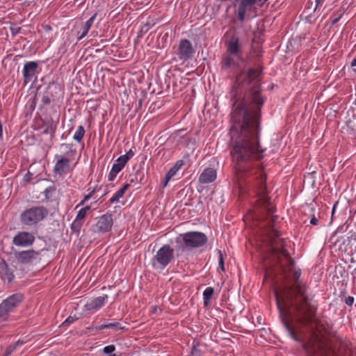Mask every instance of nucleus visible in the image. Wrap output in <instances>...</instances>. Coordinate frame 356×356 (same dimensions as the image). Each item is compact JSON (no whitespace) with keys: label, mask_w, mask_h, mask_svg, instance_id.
<instances>
[{"label":"nucleus","mask_w":356,"mask_h":356,"mask_svg":"<svg viewBox=\"0 0 356 356\" xmlns=\"http://www.w3.org/2000/svg\"><path fill=\"white\" fill-rule=\"evenodd\" d=\"M265 100L260 90H234L230 145L240 184L257 197L254 209L260 213H273L275 208L267 196L266 176L263 168L254 163L266 150L259 144L261 109Z\"/></svg>","instance_id":"obj_1"},{"label":"nucleus","mask_w":356,"mask_h":356,"mask_svg":"<svg viewBox=\"0 0 356 356\" xmlns=\"http://www.w3.org/2000/svg\"><path fill=\"white\" fill-rule=\"evenodd\" d=\"M277 219L272 216L267 232L270 250L277 257L284 277L293 284L275 291L277 308L284 316L282 322L290 337L300 343V356H312V305L298 282L301 272L295 267L294 260L284 247V241L273 224Z\"/></svg>","instance_id":"obj_2"},{"label":"nucleus","mask_w":356,"mask_h":356,"mask_svg":"<svg viewBox=\"0 0 356 356\" xmlns=\"http://www.w3.org/2000/svg\"><path fill=\"white\" fill-rule=\"evenodd\" d=\"M205 234L200 232H188L181 234L176 238L175 250L178 252H184L199 248L207 243Z\"/></svg>","instance_id":"obj_3"},{"label":"nucleus","mask_w":356,"mask_h":356,"mask_svg":"<svg viewBox=\"0 0 356 356\" xmlns=\"http://www.w3.org/2000/svg\"><path fill=\"white\" fill-rule=\"evenodd\" d=\"M227 54L222 60V68L227 70L236 67L242 60V45L236 35L231 36L226 42Z\"/></svg>","instance_id":"obj_4"},{"label":"nucleus","mask_w":356,"mask_h":356,"mask_svg":"<svg viewBox=\"0 0 356 356\" xmlns=\"http://www.w3.org/2000/svg\"><path fill=\"white\" fill-rule=\"evenodd\" d=\"M48 209L43 206H34L24 210L20 214V221L24 225H35L48 215Z\"/></svg>","instance_id":"obj_5"},{"label":"nucleus","mask_w":356,"mask_h":356,"mask_svg":"<svg viewBox=\"0 0 356 356\" xmlns=\"http://www.w3.org/2000/svg\"><path fill=\"white\" fill-rule=\"evenodd\" d=\"M174 249L170 245H163L161 247L151 261L154 269L163 270L173 259Z\"/></svg>","instance_id":"obj_6"},{"label":"nucleus","mask_w":356,"mask_h":356,"mask_svg":"<svg viewBox=\"0 0 356 356\" xmlns=\"http://www.w3.org/2000/svg\"><path fill=\"white\" fill-rule=\"evenodd\" d=\"M24 295L20 293L13 294L0 304V323L8 320L9 314L13 312L23 301Z\"/></svg>","instance_id":"obj_7"},{"label":"nucleus","mask_w":356,"mask_h":356,"mask_svg":"<svg viewBox=\"0 0 356 356\" xmlns=\"http://www.w3.org/2000/svg\"><path fill=\"white\" fill-rule=\"evenodd\" d=\"M24 295L20 293L13 294L0 304V323L8 320L9 314L13 312L23 301Z\"/></svg>","instance_id":"obj_8"},{"label":"nucleus","mask_w":356,"mask_h":356,"mask_svg":"<svg viewBox=\"0 0 356 356\" xmlns=\"http://www.w3.org/2000/svg\"><path fill=\"white\" fill-rule=\"evenodd\" d=\"M24 295L20 293L13 294L0 304V323L8 320L9 314L13 312L23 301Z\"/></svg>","instance_id":"obj_9"},{"label":"nucleus","mask_w":356,"mask_h":356,"mask_svg":"<svg viewBox=\"0 0 356 356\" xmlns=\"http://www.w3.org/2000/svg\"><path fill=\"white\" fill-rule=\"evenodd\" d=\"M261 74V67H258L256 68L250 69L248 72H242L237 76L236 79V88H244L248 87V85H254L257 83L260 80V76ZM250 89H254L252 86Z\"/></svg>","instance_id":"obj_10"},{"label":"nucleus","mask_w":356,"mask_h":356,"mask_svg":"<svg viewBox=\"0 0 356 356\" xmlns=\"http://www.w3.org/2000/svg\"><path fill=\"white\" fill-rule=\"evenodd\" d=\"M57 94V92H56ZM63 98V93L59 95H54L49 90L38 91L35 93L33 98L31 102V110H34L36 106V102L40 100L42 105L47 106L50 104L51 102L58 103L62 102Z\"/></svg>","instance_id":"obj_11"},{"label":"nucleus","mask_w":356,"mask_h":356,"mask_svg":"<svg viewBox=\"0 0 356 356\" xmlns=\"http://www.w3.org/2000/svg\"><path fill=\"white\" fill-rule=\"evenodd\" d=\"M235 6H237V17L241 22H243L246 13L250 11L255 5L262 6L267 0H234Z\"/></svg>","instance_id":"obj_12"},{"label":"nucleus","mask_w":356,"mask_h":356,"mask_svg":"<svg viewBox=\"0 0 356 356\" xmlns=\"http://www.w3.org/2000/svg\"><path fill=\"white\" fill-rule=\"evenodd\" d=\"M195 49L192 42L187 40H181L177 49V56L179 60L186 61L191 59L194 54Z\"/></svg>","instance_id":"obj_13"},{"label":"nucleus","mask_w":356,"mask_h":356,"mask_svg":"<svg viewBox=\"0 0 356 356\" xmlns=\"http://www.w3.org/2000/svg\"><path fill=\"white\" fill-rule=\"evenodd\" d=\"M35 241L33 234L29 232H19L13 238V244L17 247H29Z\"/></svg>","instance_id":"obj_14"},{"label":"nucleus","mask_w":356,"mask_h":356,"mask_svg":"<svg viewBox=\"0 0 356 356\" xmlns=\"http://www.w3.org/2000/svg\"><path fill=\"white\" fill-rule=\"evenodd\" d=\"M40 252L34 250L16 252L15 257L22 264H29L39 259Z\"/></svg>","instance_id":"obj_15"},{"label":"nucleus","mask_w":356,"mask_h":356,"mask_svg":"<svg viewBox=\"0 0 356 356\" xmlns=\"http://www.w3.org/2000/svg\"><path fill=\"white\" fill-rule=\"evenodd\" d=\"M113 224V216L111 213H105L97 218L95 224V231L98 232H109Z\"/></svg>","instance_id":"obj_16"},{"label":"nucleus","mask_w":356,"mask_h":356,"mask_svg":"<svg viewBox=\"0 0 356 356\" xmlns=\"http://www.w3.org/2000/svg\"><path fill=\"white\" fill-rule=\"evenodd\" d=\"M38 64L35 61L26 62L23 67L22 74L25 83L32 82L38 73Z\"/></svg>","instance_id":"obj_17"},{"label":"nucleus","mask_w":356,"mask_h":356,"mask_svg":"<svg viewBox=\"0 0 356 356\" xmlns=\"http://www.w3.org/2000/svg\"><path fill=\"white\" fill-rule=\"evenodd\" d=\"M55 159L56 161L53 170L54 174L60 176L66 174L70 167V159L58 154L55 155Z\"/></svg>","instance_id":"obj_18"},{"label":"nucleus","mask_w":356,"mask_h":356,"mask_svg":"<svg viewBox=\"0 0 356 356\" xmlns=\"http://www.w3.org/2000/svg\"><path fill=\"white\" fill-rule=\"evenodd\" d=\"M108 296L104 295L91 300L85 305V310L90 312H95L98 311L105 305L106 300Z\"/></svg>","instance_id":"obj_19"},{"label":"nucleus","mask_w":356,"mask_h":356,"mask_svg":"<svg viewBox=\"0 0 356 356\" xmlns=\"http://www.w3.org/2000/svg\"><path fill=\"white\" fill-rule=\"evenodd\" d=\"M97 13L92 15L86 22H82L80 26L78 27L76 33L78 35L77 40L80 41L85 38L88 33L89 30L91 29L95 19H96Z\"/></svg>","instance_id":"obj_20"},{"label":"nucleus","mask_w":356,"mask_h":356,"mask_svg":"<svg viewBox=\"0 0 356 356\" xmlns=\"http://www.w3.org/2000/svg\"><path fill=\"white\" fill-rule=\"evenodd\" d=\"M217 177L216 170L211 168H205L199 177V182L203 184L214 181Z\"/></svg>","instance_id":"obj_21"},{"label":"nucleus","mask_w":356,"mask_h":356,"mask_svg":"<svg viewBox=\"0 0 356 356\" xmlns=\"http://www.w3.org/2000/svg\"><path fill=\"white\" fill-rule=\"evenodd\" d=\"M57 125L51 118H46L42 120V124L38 127L42 134H50L53 138L55 136Z\"/></svg>","instance_id":"obj_22"},{"label":"nucleus","mask_w":356,"mask_h":356,"mask_svg":"<svg viewBox=\"0 0 356 356\" xmlns=\"http://www.w3.org/2000/svg\"><path fill=\"white\" fill-rule=\"evenodd\" d=\"M0 277L4 282H11L15 277L13 271L4 259L0 262Z\"/></svg>","instance_id":"obj_23"},{"label":"nucleus","mask_w":356,"mask_h":356,"mask_svg":"<svg viewBox=\"0 0 356 356\" xmlns=\"http://www.w3.org/2000/svg\"><path fill=\"white\" fill-rule=\"evenodd\" d=\"M130 186V184H124L122 188H120L113 196L108 200L110 204L118 202L119 200L123 197L126 191Z\"/></svg>","instance_id":"obj_24"},{"label":"nucleus","mask_w":356,"mask_h":356,"mask_svg":"<svg viewBox=\"0 0 356 356\" xmlns=\"http://www.w3.org/2000/svg\"><path fill=\"white\" fill-rule=\"evenodd\" d=\"M214 293V289L213 288L209 286L207 287L204 292H203V300H204V305L205 306H207L210 304L211 300L213 296Z\"/></svg>","instance_id":"obj_25"},{"label":"nucleus","mask_w":356,"mask_h":356,"mask_svg":"<svg viewBox=\"0 0 356 356\" xmlns=\"http://www.w3.org/2000/svg\"><path fill=\"white\" fill-rule=\"evenodd\" d=\"M99 330H102L104 329H113L115 330H124V327L121 325V324L118 322L110 323L106 324H102L97 327Z\"/></svg>","instance_id":"obj_26"},{"label":"nucleus","mask_w":356,"mask_h":356,"mask_svg":"<svg viewBox=\"0 0 356 356\" xmlns=\"http://www.w3.org/2000/svg\"><path fill=\"white\" fill-rule=\"evenodd\" d=\"M56 191V186L53 184L46 188L43 191V194L44 195V200L46 202H50L52 200V197L55 194Z\"/></svg>","instance_id":"obj_27"},{"label":"nucleus","mask_w":356,"mask_h":356,"mask_svg":"<svg viewBox=\"0 0 356 356\" xmlns=\"http://www.w3.org/2000/svg\"><path fill=\"white\" fill-rule=\"evenodd\" d=\"M85 133L86 131L84 127L82 125L79 126L73 136V139L78 143H81L85 135Z\"/></svg>","instance_id":"obj_28"},{"label":"nucleus","mask_w":356,"mask_h":356,"mask_svg":"<svg viewBox=\"0 0 356 356\" xmlns=\"http://www.w3.org/2000/svg\"><path fill=\"white\" fill-rule=\"evenodd\" d=\"M125 158H122L121 156H119L113 164V167L116 169L118 172H120L127 162L125 161Z\"/></svg>","instance_id":"obj_29"},{"label":"nucleus","mask_w":356,"mask_h":356,"mask_svg":"<svg viewBox=\"0 0 356 356\" xmlns=\"http://www.w3.org/2000/svg\"><path fill=\"white\" fill-rule=\"evenodd\" d=\"M90 209V206H86L82 209H81L78 213H77V215L76 216V220H80V221H82L84 222V220H85V218L86 216V214H87V212Z\"/></svg>","instance_id":"obj_30"},{"label":"nucleus","mask_w":356,"mask_h":356,"mask_svg":"<svg viewBox=\"0 0 356 356\" xmlns=\"http://www.w3.org/2000/svg\"><path fill=\"white\" fill-rule=\"evenodd\" d=\"M218 254L219 268H220L221 270L224 272L225 270V254L220 250H218Z\"/></svg>","instance_id":"obj_31"},{"label":"nucleus","mask_w":356,"mask_h":356,"mask_svg":"<svg viewBox=\"0 0 356 356\" xmlns=\"http://www.w3.org/2000/svg\"><path fill=\"white\" fill-rule=\"evenodd\" d=\"M83 223L84 222L82 221L74 219V220L72 222L71 225V229L74 232H79Z\"/></svg>","instance_id":"obj_32"},{"label":"nucleus","mask_w":356,"mask_h":356,"mask_svg":"<svg viewBox=\"0 0 356 356\" xmlns=\"http://www.w3.org/2000/svg\"><path fill=\"white\" fill-rule=\"evenodd\" d=\"M120 172H118L116 169H115L113 166L111 168V170H110L108 175V181H113L116 177H117V175Z\"/></svg>","instance_id":"obj_33"},{"label":"nucleus","mask_w":356,"mask_h":356,"mask_svg":"<svg viewBox=\"0 0 356 356\" xmlns=\"http://www.w3.org/2000/svg\"><path fill=\"white\" fill-rule=\"evenodd\" d=\"M16 349V344L9 345L5 350L2 356H10L12 353Z\"/></svg>","instance_id":"obj_34"},{"label":"nucleus","mask_w":356,"mask_h":356,"mask_svg":"<svg viewBox=\"0 0 356 356\" xmlns=\"http://www.w3.org/2000/svg\"><path fill=\"white\" fill-rule=\"evenodd\" d=\"M115 347L114 345H108L103 348V353L105 354H111L115 351Z\"/></svg>","instance_id":"obj_35"},{"label":"nucleus","mask_w":356,"mask_h":356,"mask_svg":"<svg viewBox=\"0 0 356 356\" xmlns=\"http://www.w3.org/2000/svg\"><path fill=\"white\" fill-rule=\"evenodd\" d=\"M95 193V188H93L88 195H86L83 200L79 203V205H83L86 201H88L90 198L92 197V196Z\"/></svg>","instance_id":"obj_36"},{"label":"nucleus","mask_w":356,"mask_h":356,"mask_svg":"<svg viewBox=\"0 0 356 356\" xmlns=\"http://www.w3.org/2000/svg\"><path fill=\"white\" fill-rule=\"evenodd\" d=\"M134 156V152L132 151V149H129L125 154L122 155L121 156L122 158H125V161L127 162L129 161V159H131Z\"/></svg>","instance_id":"obj_37"},{"label":"nucleus","mask_w":356,"mask_h":356,"mask_svg":"<svg viewBox=\"0 0 356 356\" xmlns=\"http://www.w3.org/2000/svg\"><path fill=\"white\" fill-rule=\"evenodd\" d=\"M76 318L70 316L62 324L63 326H67L74 323Z\"/></svg>","instance_id":"obj_38"},{"label":"nucleus","mask_w":356,"mask_h":356,"mask_svg":"<svg viewBox=\"0 0 356 356\" xmlns=\"http://www.w3.org/2000/svg\"><path fill=\"white\" fill-rule=\"evenodd\" d=\"M354 297L348 296L345 298V303L348 306H352L354 302Z\"/></svg>","instance_id":"obj_39"},{"label":"nucleus","mask_w":356,"mask_h":356,"mask_svg":"<svg viewBox=\"0 0 356 356\" xmlns=\"http://www.w3.org/2000/svg\"><path fill=\"white\" fill-rule=\"evenodd\" d=\"M172 177H170V175H168L167 174H165V178H164V181H163V187H165L169 181L171 179Z\"/></svg>","instance_id":"obj_40"},{"label":"nucleus","mask_w":356,"mask_h":356,"mask_svg":"<svg viewBox=\"0 0 356 356\" xmlns=\"http://www.w3.org/2000/svg\"><path fill=\"white\" fill-rule=\"evenodd\" d=\"M184 165V162L182 160H178L174 165L180 169Z\"/></svg>","instance_id":"obj_41"},{"label":"nucleus","mask_w":356,"mask_h":356,"mask_svg":"<svg viewBox=\"0 0 356 356\" xmlns=\"http://www.w3.org/2000/svg\"><path fill=\"white\" fill-rule=\"evenodd\" d=\"M177 173L176 171L174 170V169H172L170 168V169L168 171V172L166 173L168 175H170V177H172L174 175H175Z\"/></svg>","instance_id":"obj_42"},{"label":"nucleus","mask_w":356,"mask_h":356,"mask_svg":"<svg viewBox=\"0 0 356 356\" xmlns=\"http://www.w3.org/2000/svg\"><path fill=\"white\" fill-rule=\"evenodd\" d=\"M341 16H342V14H341V15H339L338 17H335V18L332 19V24H337V23L339 21V19H341Z\"/></svg>","instance_id":"obj_43"},{"label":"nucleus","mask_w":356,"mask_h":356,"mask_svg":"<svg viewBox=\"0 0 356 356\" xmlns=\"http://www.w3.org/2000/svg\"><path fill=\"white\" fill-rule=\"evenodd\" d=\"M72 145L70 144H67V143H63L61 144V147H65L66 149H72Z\"/></svg>","instance_id":"obj_44"},{"label":"nucleus","mask_w":356,"mask_h":356,"mask_svg":"<svg viewBox=\"0 0 356 356\" xmlns=\"http://www.w3.org/2000/svg\"><path fill=\"white\" fill-rule=\"evenodd\" d=\"M31 176H32V174H31V173H30V172H29L25 175V177H24V178H25V180H26V181H29L31 179Z\"/></svg>","instance_id":"obj_45"},{"label":"nucleus","mask_w":356,"mask_h":356,"mask_svg":"<svg viewBox=\"0 0 356 356\" xmlns=\"http://www.w3.org/2000/svg\"><path fill=\"white\" fill-rule=\"evenodd\" d=\"M350 66L352 67H356V58H355L354 59L352 60V61L350 63Z\"/></svg>","instance_id":"obj_46"},{"label":"nucleus","mask_w":356,"mask_h":356,"mask_svg":"<svg viewBox=\"0 0 356 356\" xmlns=\"http://www.w3.org/2000/svg\"><path fill=\"white\" fill-rule=\"evenodd\" d=\"M343 232V226H341L340 227H338L336 230L337 233Z\"/></svg>","instance_id":"obj_47"},{"label":"nucleus","mask_w":356,"mask_h":356,"mask_svg":"<svg viewBox=\"0 0 356 356\" xmlns=\"http://www.w3.org/2000/svg\"><path fill=\"white\" fill-rule=\"evenodd\" d=\"M318 225V219L313 216V225Z\"/></svg>","instance_id":"obj_48"},{"label":"nucleus","mask_w":356,"mask_h":356,"mask_svg":"<svg viewBox=\"0 0 356 356\" xmlns=\"http://www.w3.org/2000/svg\"><path fill=\"white\" fill-rule=\"evenodd\" d=\"M13 344H16V347H17V346H19V345H22V344H23V341H22L19 340V341H16L15 343H13Z\"/></svg>","instance_id":"obj_49"},{"label":"nucleus","mask_w":356,"mask_h":356,"mask_svg":"<svg viewBox=\"0 0 356 356\" xmlns=\"http://www.w3.org/2000/svg\"><path fill=\"white\" fill-rule=\"evenodd\" d=\"M323 0H316V8L321 4V2Z\"/></svg>","instance_id":"obj_50"},{"label":"nucleus","mask_w":356,"mask_h":356,"mask_svg":"<svg viewBox=\"0 0 356 356\" xmlns=\"http://www.w3.org/2000/svg\"><path fill=\"white\" fill-rule=\"evenodd\" d=\"M172 169H174L175 171H176L177 172V171L179 170L178 169V168H177L176 166L173 165L172 168Z\"/></svg>","instance_id":"obj_51"},{"label":"nucleus","mask_w":356,"mask_h":356,"mask_svg":"<svg viewBox=\"0 0 356 356\" xmlns=\"http://www.w3.org/2000/svg\"><path fill=\"white\" fill-rule=\"evenodd\" d=\"M312 334H313V343H314V337H315V332H314V330H313Z\"/></svg>","instance_id":"obj_52"},{"label":"nucleus","mask_w":356,"mask_h":356,"mask_svg":"<svg viewBox=\"0 0 356 356\" xmlns=\"http://www.w3.org/2000/svg\"><path fill=\"white\" fill-rule=\"evenodd\" d=\"M134 181V179L133 178H131V179H130V181H129V184H131V183H133Z\"/></svg>","instance_id":"obj_53"},{"label":"nucleus","mask_w":356,"mask_h":356,"mask_svg":"<svg viewBox=\"0 0 356 356\" xmlns=\"http://www.w3.org/2000/svg\"><path fill=\"white\" fill-rule=\"evenodd\" d=\"M335 207H336V204H334V207H333V209H332V213L334 211Z\"/></svg>","instance_id":"obj_54"},{"label":"nucleus","mask_w":356,"mask_h":356,"mask_svg":"<svg viewBox=\"0 0 356 356\" xmlns=\"http://www.w3.org/2000/svg\"><path fill=\"white\" fill-rule=\"evenodd\" d=\"M354 71L356 72V68H354Z\"/></svg>","instance_id":"obj_55"}]
</instances>
